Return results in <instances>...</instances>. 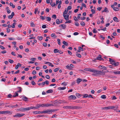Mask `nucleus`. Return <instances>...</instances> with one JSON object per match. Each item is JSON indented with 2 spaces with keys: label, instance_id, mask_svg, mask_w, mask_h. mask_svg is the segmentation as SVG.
Listing matches in <instances>:
<instances>
[{
  "label": "nucleus",
  "instance_id": "obj_1",
  "mask_svg": "<svg viewBox=\"0 0 120 120\" xmlns=\"http://www.w3.org/2000/svg\"><path fill=\"white\" fill-rule=\"evenodd\" d=\"M34 107H28L25 108H21L19 109L20 111L22 112L27 111L31 109H33Z\"/></svg>",
  "mask_w": 120,
  "mask_h": 120
},
{
  "label": "nucleus",
  "instance_id": "obj_2",
  "mask_svg": "<svg viewBox=\"0 0 120 120\" xmlns=\"http://www.w3.org/2000/svg\"><path fill=\"white\" fill-rule=\"evenodd\" d=\"M25 114L24 113L20 114L19 113H17V114H16L15 115H14L13 116L14 117H21L25 115Z\"/></svg>",
  "mask_w": 120,
  "mask_h": 120
},
{
  "label": "nucleus",
  "instance_id": "obj_3",
  "mask_svg": "<svg viewBox=\"0 0 120 120\" xmlns=\"http://www.w3.org/2000/svg\"><path fill=\"white\" fill-rule=\"evenodd\" d=\"M115 108V107L114 106H109L107 107H102V109L106 110L112 109L114 108Z\"/></svg>",
  "mask_w": 120,
  "mask_h": 120
},
{
  "label": "nucleus",
  "instance_id": "obj_4",
  "mask_svg": "<svg viewBox=\"0 0 120 120\" xmlns=\"http://www.w3.org/2000/svg\"><path fill=\"white\" fill-rule=\"evenodd\" d=\"M44 104H39L38 105H36V106L34 107V108H35L36 109H37L39 108L40 107H42L44 106Z\"/></svg>",
  "mask_w": 120,
  "mask_h": 120
},
{
  "label": "nucleus",
  "instance_id": "obj_5",
  "mask_svg": "<svg viewBox=\"0 0 120 120\" xmlns=\"http://www.w3.org/2000/svg\"><path fill=\"white\" fill-rule=\"evenodd\" d=\"M49 114H51L52 112L58 111L59 110L58 109H49Z\"/></svg>",
  "mask_w": 120,
  "mask_h": 120
},
{
  "label": "nucleus",
  "instance_id": "obj_6",
  "mask_svg": "<svg viewBox=\"0 0 120 120\" xmlns=\"http://www.w3.org/2000/svg\"><path fill=\"white\" fill-rule=\"evenodd\" d=\"M98 67L100 68L103 69V70H106L107 69V68L106 67L103 65H100Z\"/></svg>",
  "mask_w": 120,
  "mask_h": 120
},
{
  "label": "nucleus",
  "instance_id": "obj_7",
  "mask_svg": "<svg viewBox=\"0 0 120 120\" xmlns=\"http://www.w3.org/2000/svg\"><path fill=\"white\" fill-rule=\"evenodd\" d=\"M47 113L48 114H49V110L47 109L45 111H44L41 112L40 111V113Z\"/></svg>",
  "mask_w": 120,
  "mask_h": 120
},
{
  "label": "nucleus",
  "instance_id": "obj_8",
  "mask_svg": "<svg viewBox=\"0 0 120 120\" xmlns=\"http://www.w3.org/2000/svg\"><path fill=\"white\" fill-rule=\"evenodd\" d=\"M69 98L71 99H75L76 98V97L74 95H72L70 96L69 97Z\"/></svg>",
  "mask_w": 120,
  "mask_h": 120
},
{
  "label": "nucleus",
  "instance_id": "obj_9",
  "mask_svg": "<svg viewBox=\"0 0 120 120\" xmlns=\"http://www.w3.org/2000/svg\"><path fill=\"white\" fill-rule=\"evenodd\" d=\"M72 106H64L63 107V108L64 109H72Z\"/></svg>",
  "mask_w": 120,
  "mask_h": 120
},
{
  "label": "nucleus",
  "instance_id": "obj_10",
  "mask_svg": "<svg viewBox=\"0 0 120 120\" xmlns=\"http://www.w3.org/2000/svg\"><path fill=\"white\" fill-rule=\"evenodd\" d=\"M103 72H102L101 71H98L95 70V73H96L99 74H103L105 75V74L101 73H102Z\"/></svg>",
  "mask_w": 120,
  "mask_h": 120
},
{
  "label": "nucleus",
  "instance_id": "obj_11",
  "mask_svg": "<svg viewBox=\"0 0 120 120\" xmlns=\"http://www.w3.org/2000/svg\"><path fill=\"white\" fill-rule=\"evenodd\" d=\"M82 107L80 106H72V109H81Z\"/></svg>",
  "mask_w": 120,
  "mask_h": 120
},
{
  "label": "nucleus",
  "instance_id": "obj_12",
  "mask_svg": "<svg viewBox=\"0 0 120 120\" xmlns=\"http://www.w3.org/2000/svg\"><path fill=\"white\" fill-rule=\"evenodd\" d=\"M101 56L99 55H98V56H97L96 58H94V59L95 60H100L101 59Z\"/></svg>",
  "mask_w": 120,
  "mask_h": 120
},
{
  "label": "nucleus",
  "instance_id": "obj_13",
  "mask_svg": "<svg viewBox=\"0 0 120 120\" xmlns=\"http://www.w3.org/2000/svg\"><path fill=\"white\" fill-rule=\"evenodd\" d=\"M61 26L62 28L63 29H65L66 27V26L64 24H61L60 26Z\"/></svg>",
  "mask_w": 120,
  "mask_h": 120
},
{
  "label": "nucleus",
  "instance_id": "obj_14",
  "mask_svg": "<svg viewBox=\"0 0 120 120\" xmlns=\"http://www.w3.org/2000/svg\"><path fill=\"white\" fill-rule=\"evenodd\" d=\"M75 94L76 96L78 98H80L81 96L83 95L80 94L79 93H76Z\"/></svg>",
  "mask_w": 120,
  "mask_h": 120
},
{
  "label": "nucleus",
  "instance_id": "obj_15",
  "mask_svg": "<svg viewBox=\"0 0 120 120\" xmlns=\"http://www.w3.org/2000/svg\"><path fill=\"white\" fill-rule=\"evenodd\" d=\"M5 113H9L10 114H12V113L8 111H4L3 114Z\"/></svg>",
  "mask_w": 120,
  "mask_h": 120
},
{
  "label": "nucleus",
  "instance_id": "obj_16",
  "mask_svg": "<svg viewBox=\"0 0 120 120\" xmlns=\"http://www.w3.org/2000/svg\"><path fill=\"white\" fill-rule=\"evenodd\" d=\"M82 79H81L78 78L76 80L77 82L79 84L82 81Z\"/></svg>",
  "mask_w": 120,
  "mask_h": 120
},
{
  "label": "nucleus",
  "instance_id": "obj_17",
  "mask_svg": "<svg viewBox=\"0 0 120 120\" xmlns=\"http://www.w3.org/2000/svg\"><path fill=\"white\" fill-rule=\"evenodd\" d=\"M22 100H24V101H28L27 100L28 99V98L26 97H23L22 98Z\"/></svg>",
  "mask_w": 120,
  "mask_h": 120
},
{
  "label": "nucleus",
  "instance_id": "obj_18",
  "mask_svg": "<svg viewBox=\"0 0 120 120\" xmlns=\"http://www.w3.org/2000/svg\"><path fill=\"white\" fill-rule=\"evenodd\" d=\"M113 20L115 21L118 22L119 21L118 20V19L117 17H114L113 18Z\"/></svg>",
  "mask_w": 120,
  "mask_h": 120
},
{
  "label": "nucleus",
  "instance_id": "obj_19",
  "mask_svg": "<svg viewBox=\"0 0 120 120\" xmlns=\"http://www.w3.org/2000/svg\"><path fill=\"white\" fill-rule=\"evenodd\" d=\"M89 71L95 73V70L93 69H90L89 68Z\"/></svg>",
  "mask_w": 120,
  "mask_h": 120
},
{
  "label": "nucleus",
  "instance_id": "obj_20",
  "mask_svg": "<svg viewBox=\"0 0 120 120\" xmlns=\"http://www.w3.org/2000/svg\"><path fill=\"white\" fill-rule=\"evenodd\" d=\"M66 87H60L58 88V90H64L66 89Z\"/></svg>",
  "mask_w": 120,
  "mask_h": 120
},
{
  "label": "nucleus",
  "instance_id": "obj_21",
  "mask_svg": "<svg viewBox=\"0 0 120 120\" xmlns=\"http://www.w3.org/2000/svg\"><path fill=\"white\" fill-rule=\"evenodd\" d=\"M113 73L116 74H120V71H114Z\"/></svg>",
  "mask_w": 120,
  "mask_h": 120
},
{
  "label": "nucleus",
  "instance_id": "obj_22",
  "mask_svg": "<svg viewBox=\"0 0 120 120\" xmlns=\"http://www.w3.org/2000/svg\"><path fill=\"white\" fill-rule=\"evenodd\" d=\"M119 64V63L118 62L115 61L114 65L115 66H118Z\"/></svg>",
  "mask_w": 120,
  "mask_h": 120
},
{
  "label": "nucleus",
  "instance_id": "obj_23",
  "mask_svg": "<svg viewBox=\"0 0 120 120\" xmlns=\"http://www.w3.org/2000/svg\"><path fill=\"white\" fill-rule=\"evenodd\" d=\"M33 113L35 114H40V111H36L33 112Z\"/></svg>",
  "mask_w": 120,
  "mask_h": 120
},
{
  "label": "nucleus",
  "instance_id": "obj_24",
  "mask_svg": "<svg viewBox=\"0 0 120 120\" xmlns=\"http://www.w3.org/2000/svg\"><path fill=\"white\" fill-rule=\"evenodd\" d=\"M53 92V90H49L47 91L46 93H52Z\"/></svg>",
  "mask_w": 120,
  "mask_h": 120
},
{
  "label": "nucleus",
  "instance_id": "obj_25",
  "mask_svg": "<svg viewBox=\"0 0 120 120\" xmlns=\"http://www.w3.org/2000/svg\"><path fill=\"white\" fill-rule=\"evenodd\" d=\"M107 11H108V12H109V11L107 10V8L106 7H105L104 9L102 12H106Z\"/></svg>",
  "mask_w": 120,
  "mask_h": 120
},
{
  "label": "nucleus",
  "instance_id": "obj_26",
  "mask_svg": "<svg viewBox=\"0 0 120 120\" xmlns=\"http://www.w3.org/2000/svg\"><path fill=\"white\" fill-rule=\"evenodd\" d=\"M107 77L110 78H115V76L112 75L108 76Z\"/></svg>",
  "mask_w": 120,
  "mask_h": 120
},
{
  "label": "nucleus",
  "instance_id": "obj_27",
  "mask_svg": "<svg viewBox=\"0 0 120 120\" xmlns=\"http://www.w3.org/2000/svg\"><path fill=\"white\" fill-rule=\"evenodd\" d=\"M56 23L58 24H60V22L59 19H57L56 20Z\"/></svg>",
  "mask_w": 120,
  "mask_h": 120
},
{
  "label": "nucleus",
  "instance_id": "obj_28",
  "mask_svg": "<svg viewBox=\"0 0 120 120\" xmlns=\"http://www.w3.org/2000/svg\"><path fill=\"white\" fill-rule=\"evenodd\" d=\"M58 52V50L57 49H55L54 50V52L55 53H56Z\"/></svg>",
  "mask_w": 120,
  "mask_h": 120
},
{
  "label": "nucleus",
  "instance_id": "obj_29",
  "mask_svg": "<svg viewBox=\"0 0 120 120\" xmlns=\"http://www.w3.org/2000/svg\"><path fill=\"white\" fill-rule=\"evenodd\" d=\"M35 26V25L34 23V22H32L31 23L30 26L32 27H34Z\"/></svg>",
  "mask_w": 120,
  "mask_h": 120
},
{
  "label": "nucleus",
  "instance_id": "obj_30",
  "mask_svg": "<svg viewBox=\"0 0 120 120\" xmlns=\"http://www.w3.org/2000/svg\"><path fill=\"white\" fill-rule=\"evenodd\" d=\"M68 11V9H67L66 10H65L63 13V15H65L66 14Z\"/></svg>",
  "mask_w": 120,
  "mask_h": 120
},
{
  "label": "nucleus",
  "instance_id": "obj_31",
  "mask_svg": "<svg viewBox=\"0 0 120 120\" xmlns=\"http://www.w3.org/2000/svg\"><path fill=\"white\" fill-rule=\"evenodd\" d=\"M10 6H12L13 8H15V6L13 5L12 3L11 2L10 3Z\"/></svg>",
  "mask_w": 120,
  "mask_h": 120
},
{
  "label": "nucleus",
  "instance_id": "obj_32",
  "mask_svg": "<svg viewBox=\"0 0 120 120\" xmlns=\"http://www.w3.org/2000/svg\"><path fill=\"white\" fill-rule=\"evenodd\" d=\"M40 17L41 19L43 20L45 19L46 18V17L45 16L43 17L41 15L40 16Z\"/></svg>",
  "mask_w": 120,
  "mask_h": 120
},
{
  "label": "nucleus",
  "instance_id": "obj_33",
  "mask_svg": "<svg viewBox=\"0 0 120 120\" xmlns=\"http://www.w3.org/2000/svg\"><path fill=\"white\" fill-rule=\"evenodd\" d=\"M46 19H47V21H50L51 20V18L49 17H46Z\"/></svg>",
  "mask_w": 120,
  "mask_h": 120
},
{
  "label": "nucleus",
  "instance_id": "obj_34",
  "mask_svg": "<svg viewBox=\"0 0 120 120\" xmlns=\"http://www.w3.org/2000/svg\"><path fill=\"white\" fill-rule=\"evenodd\" d=\"M80 24L82 26H85V23L83 21H82L80 23Z\"/></svg>",
  "mask_w": 120,
  "mask_h": 120
},
{
  "label": "nucleus",
  "instance_id": "obj_35",
  "mask_svg": "<svg viewBox=\"0 0 120 120\" xmlns=\"http://www.w3.org/2000/svg\"><path fill=\"white\" fill-rule=\"evenodd\" d=\"M83 96L82 97L83 98H86L88 97V95L87 94H85L83 95Z\"/></svg>",
  "mask_w": 120,
  "mask_h": 120
},
{
  "label": "nucleus",
  "instance_id": "obj_36",
  "mask_svg": "<svg viewBox=\"0 0 120 120\" xmlns=\"http://www.w3.org/2000/svg\"><path fill=\"white\" fill-rule=\"evenodd\" d=\"M52 18L56 19V16L55 15H53L52 16Z\"/></svg>",
  "mask_w": 120,
  "mask_h": 120
},
{
  "label": "nucleus",
  "instance_id": "obj_37",
  "mask_svg": "<svg viewBox=\"0 0 120 120\" xmlns=\"http://www.w3.org/2000/svg\"><path fill=\"white\" fill-rule=\"evenodd\" d=\"M63 43L64 45H65L66 46L68 45V43L65 41H63Z\"/></svg>",
  "mask_w": 120,
  "mask_h": 120
},
{
  "label": "nucleus",
  "instance_id": "obj_38",
  "mask_svg": "<svg viewBox=\"0 0 120 120\" xmlns=\"http://www.w3.org/2000/svg\"><path fill=\"white\" fill-rule=\"evenodd\" d=\"M101 98L103 99H105L106 98V96L105 95H103L101 96Z\"/></svg>",
  "mask_w": 120,
  "mask_h": 120
},
{
  "label": "nucleus",
  "instance_id": "obj_39",
  "mask_svg": "<svg viewBox=\"0 0 120 120\" xmlns=\"http://www.w3.org/2000/svg\"><path fill=\"white\" fill-rule=\"evenodd\" d=\"M76 55L77 56H78L79 57H81V55L80 54L77 53V52H76Z\"/></svg>",
  "mask_w": 120,
  "mask_h": 120
},
{
  "label": "nucleus",
  "instance_id": "obj_40",
  "mask_svg": "<svg viewBox=\"0 0 120 120\" xmlns=\"http://www.w3.org/2000/svg\"><path fill=\"white\" fill-rule=\"evenodd\" d=\"M113 9L115 11H118V8L116 7L113 8Z\"/></svg>",
  "mask_w": 120,
  "mask_h": 120
},
{
  "label": "nucleus",
  "instance_id": "obj_41",
  "mask_svg": "<svg viewBox=\"0 0 120 120\" xmlns=\"http://www.w3.org/2000/svg\"><path fill=\"white\" fill-rule=\"evenodd\" d=\"M63 16L66 20H68L69 18H68L67 17V16H66V15H63Z\"/></svg>",
  "mask_w": 120,
  "mask_h": 120
},
{
  "label": "nucleus",
  "instance_id": "obj_42",
  "mask_svg": "<svg viewBox=\"0 0 120 120\" xmlns=\"http://www.w3.org/2000/svg\"><path fill=\"white\" fill-rule=\"evenodd\" d=\"M50 4L52 7H53L55 5V3H50Z\"/></svg>",
  "mask_w": 120,
  "mask_h": 120
},
{
  "label": "nucleus",
  "instance_id": "obj_43",
  "mask_svg": "<svg viewBox=\"0 0 120 120\" xmlns=\"http://www.w3.org/2000/svg\"><path fill=\"white\" fill-rule=\"evenodd\" d=\"M59 68H55L54 70V71L55 72H56L57 71H58L59 70Z\"/></svg>",
  "mask_w": 120,
  "mask_h": 120
},
{
  "label": "nucleus",
  "instance_id": "obj_44",
  "mask_svg": "<svg viewBox=\"0 0 120 120\" xmlns=\"http://www.w3.org/2000/svg\"><path fill=\"white\" fill-rule=\"evenodd\" d=\"M93 32L95 34L97 32V31L96 29H94L93 30Z\"/></svg>",
  "mask_w": 120,
  "mask_h": 120
},
{
  "label": "nucleus",
  "instance_id": "obj_45",
  "mask_svg": "<svg viewBox=\"0 0 120 120\" xmlns=\"http://www.w3.org/2000/svg\"><path fill=\"white\" fill-rule=\"evenodd\" d=\"M8 61L10 63H12L14 62L13 60L10 59H9Z\"/></svg>",
  "mask_w": 120,
  "mask_h": 120
},
{
  "label": "nucleus",
  "instance_id": "obj_46",
  "mask_svg": "<svg viewBox=\"0 0 120 120\" xmlns=\"http://www.w3.org/2000/svg\"><path fill=\"white\" fill-rule=\"evenodd\" d=\"M16 24V23H14L12 24V27L13 28H14L15 27V25Z\"/></svg>",
  "mask_w": 120,
  "mask_h": 120
},
{
  "label": "nucleus",
  "instance_id": "obj_47",
  "mask_svg": "<svg viewBox=\"0 0 120 120\" xmlns=\"http://www.w3.org/2000/svg\"><path fill=\"white\" fill-rule=\"evenodd\" d=\"M45 64H48L49 65V66H50L51 64H52L51 63L49 62H47L45 63Z\"/></svg>",
  "mask_w": 120,
  "mask_h": 120
},
{
  "label": "nucleus",
  "instance_id": "obj_48",
  "mask_svg": "<svg viewBox=\"0 0 120 120\" xmlns=\"http://www.w3.org/2000/svg\"><path fill=\"white\" fill-rule=\"evenodd\" d=\"M91 11L92 12V13L93 14L95 13V11L93 9H91Z\"/></svg>",
  "mask_w": 120,
  "mask_h": 120
},
{
  "label": "nucleus",
  "instance_id": "obj_49",
  "mask_svg": "<svg viewBox=\"0 0 120 120\" xmlns=\"http://www.w3.org/2000/svg\"><path fill=\"white\" fill-rule=\"evenodd\" d=\"M38 39L40 40H42V39H43V37H42L38 36Z\"/></svg>",
  "mask_w": 120,
  "mask_h": 120
},
{
  "label": "nucleus",
  "instance_id": "obj_50",
  "mask_svg": "<svg viewBox=\"0 0 120 120\" xmlns=\"http://www.w3.org/2000/svg\"><path fill=\"white\" fill-rule=\"evenodd\" d=\"M0 48L1 49L4 50L5 49V48L2 45H0Z\"/></svg>",
  "mask_w": 120,
  "mask_h": 120
},
{
  "label": "nucleus",
  "instance_id": "obj_51",
  "mask_svg": "<svg viewBox=\"0 0 120 120\" xmlns=\"http://www.w3.org/2000/svg\"><path fill=\"white\" fill-rule=\"evenodd\" d=\"M78 49H80V51H83V48H82L80 46L79 47Z\"/></svg>",
  "mask_w": 120,
  "mask_h": 120
},
{
  "label": "nucleus",
  "instance_id": "obj_52",
  "mask_svg": "<svg viewBox=\"0 0 120 120\" xmlns=\"http://www.w3.org/2000/svg\"><path fill=\"white\" fill-rule=\"evenodd\" d=\"M38 8H36L35 9V11H34V13L35 14H36L37 13V12L38 11Z\"/></svg>",
  "mask_w": 120,
  "mask_h": 120
},
{
  "label": "nucleus",
  "instance_id": "obj_53",
  "mask_svg": "<svg viewBox=\"0 0 120 120\" xmlns=\"http://www.w3.org/2000/svg\"><path fill=\"white\" fill-rule=\"evenodd\" d=\"M61 100H60L59 101H56V103L58 104H59L61 103Z\"/></svg>",
  "mask_w": 120,
  "mask_h": 120
},
{
  "label": "nucleus",
  "instance_id": "obj_54",
  "mask_svg": "<svg viewBox=\"0 0 120 120\" xmlns=\"http://www.w3.org/2000/svg\"><path fill=\"white\" fill-rule=\"evenodd\" d=\"M82 6L83 7H85V8H86V5L84 3H83L82 4Z\"/></svg>",
  "mask_w": 120,
  "mask_h": 120
},
{
  "label": "nucleus",
  "instance_id": "obj_55",
  "mask_svg": "<svg viewBox=\"0 0 120 120\" xmlns=\"http://www.w3.org/2000/svg\"><path fill=\"white\" fill-rule=\"evenodd\" d=\"M61 103H67V102L65 101L61 100Z\"/></svg>",
  "mask_w": 120,
  "mask_h": 120
},
{
  "label": "nucleus",
  "instance_id": "obj_56",
  "mask_svg": "<svg viewBox=\"0 0 120 120\" xmlns=\"http://www.w3.org/2000/svg\"><path fill=\"white\" fill-rule=\"evenodd\" d=\"M45 82V83L47 85H48L49 84V81L48 80H46Z\"/></svg>",
  "mask_w": 120,
  "mask_h": 120
},
{
  "label": "nucleus",
  "instance_id": "obj_57",
  "mask_svg": "<svg viewBox=\"0 0 120 120\" xmlns=\"http://www.w3.org/2000/svg\"><path fill=\"white\" fill-rule=\"evenodd\" d=\"M57 41H58V44L60 45V40L59 39H57Z\"/></svg>",
  "mask_w": 120,
  "mask_h": 120
},
{
  "label": "nucleus",
  "instance_id": "obj_58",
  "mask_svg": "<svg viewBox=\"0 0 120 120\" xmlns=\"http://www.w3.org/2000/svg\"><path fill=\"white\" fill-rule=\"evenodd\" d=\"M43 45L44 47H46L47 46V44L46 43H43Z\"/></svg>",
  "mask_w": 120,
  "mask_h": 120
},
{
  "label": "nucleus",
  "instance_id": "obj_59",
  "mask_svg": "<svg viewBox=\"0 0 120 120\" xmlns=\"http://www.w3.org/2000/svg\"><path fill=\"white\" fill-rule=\"evenodd\" d=\"M13 17V16H12L11 15H9L8 16V18L9 19H11Z\"/></svg>",
  "mask_w": 120,
  "mask_h": 120
},
{
  "label": "nucleus",
  "instance_id": "obj_60",
  "mask_svg": "<svg viewBox=\"0 0 120 120\" xmlns=\"http://www.w3.org/2000/svg\"><path fill=\"white\" fill-rule=\"evenodd\" d=\"M71 20H69L68 21H66L65 22V23H71Z\"/></svg>",
  "mask_w": 120,
  "mask_h": 120
},
{
  "label": "nucleus",
  "instance_id": "obj_61",
  "mask_svg": "<svg viewBox=\"0 0 120 120\" xmlns=\"http://www.w3.org/2000/svg\"><path fill=\"white\" fill-rule=\"evenodd\" d=\"M51 36L52 37H55L56 35L54 33H52L51 35Z\"/></svg>",
  "mask_w": 120,
  "mask_h": 120
},
{
  "label": "nucleus",
  "instance_id": "obj_62",
  "mask_svg": "<svg viewBox=\"0 0 120 120\" xmlns=\"http://www.w3.org/2000/svg\"><path fill=\"white\" fill-rule=\"evenodd\" d=\"M31 83L33 85H34L36 84L35 82L34 81H32Z\"/></svg>",
  "mask_w": 120,
  "mask_h": 120
},
{
  "label": "nucleus",
  "instance_id": "obj_63",
  "mask_svg": "<svg viewBox=\"0 0 120 120\" xmlns=\"http://www.w3.org/2000/svg\"><path fill=\"white\" fill-rule=\"evenodd\" d=\"M102 8L101 7H99L97 8V10H99V11H100L101 9Z\"/></svg>",
  "mask_w": 120,
  "mask_h": 120
},
{
  "label": "nucleus",
  "instance_id": "obj_64",
  "mask_svg": "<svg viewBox=\"0 0 120 120\" xmlns=\"http://www.w3.org/2000/svg\"><path fill=\"white\" fill-rule=\"evenodd\" d=\"M45 77L46 78H47V79H49L50 78L49 76L48 75H46L45 76Z\"/></svg>",
  "mask_w": 120,
  "mask_h": 120
}]
</instances>
